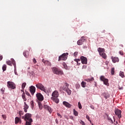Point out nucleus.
<instances>
[{
	"label": "nucleus",
	"mask_w": 125,
	"mask_h": 125,
	"mask_svg": "<svg viewBox=\"0 0 125 125\" xmlns=\"http://www.w3.org/2000/svg\"><path fill=\"white\" fill-rule=\"evenodd\" d=\"M59 96V93L57 90H55L52 94V97L51 99L54 101V102H55L57 104H58L59 103V99H58L57 98Z\"/></svg>",
	"instance_id": "nucleus-1"
},
{
	"label": "nucleus",
	"mask_w": 125,
	"mask_h": 125,
	"mask_svg": "<svg viewBox=\"0 0 125 125\" xmlns=\"http://www.w3.org/2000/svg\"><path fill=\"white\" fill-rule=\"evenodd\" d=\"M68 86L69 84H68V83H65L63 86L60 87V90H62H62L66 91L68 95H71L72 91L70 90V89H69Z\"/></svg>",
	"instance_id": "nucleus-2"
},
{
	"label": "nucleus",
	"mask_w": 125,
	"mask_h": 125,
	"mask_svg": "<svg viewBox=\"0 0 125 125\" xmlns=\"http://www.w3.org/2000/svg\"><path fill=\"white\" fill-rule=\"evenodd\" d=\"M52 70L54 74H56V75H63V71L56 67H54Z\"/></svg>",
	"instance_id": "nucleus-3"
},
{
	"label": "nucleus",
	"mask_w": 125,
	"mask_h": 125,
	"mask_svg": "<svg viewBox=\"0 0 125 125\" xmlns=\"http://www.w3.org/2000/svg\"><path fill=\"white\" fill-rule=\"evenodd\" d=\"M68 55H69V53H68L62 54V55L59 57L58 61H61L62 60L65 61V60H67V57H68Z\"/></svg>",
	"instance_id": "nucleus-4"
},
{
	"label": "nucleus",
	"mask_w": 125,
	"mask_h": 125,
	"mask_svg": "<svg viewBox=\"0 0 125 125\" xmlns=\"http://www.w3.org/2000/svg\"><path fill=\"white\" fill-rule=\"evenodd\" d=\"M100 80L103 82L104 84L107 85V86H109V80L105 78L104 76H101L100 78Z\"/></svg>",
	"instance_id": "nucleus-5"
},
{
	"label": "nucleus",
	"mask_w": 125,
	"mask_h": 125,
	"mask_svg": "<svg viewBox=\"0 0 125 125\" xmlns=\"http://www.w3.org/2000/svg\"><path fill=\"white\" fill-rule=\"evenodd\" d=\"M7 86L8 88H10L11 89H15L16 88V85L12 82L8 81L7 83Z\"/></svg>",
	"instance_id": "nucleus-6"
},
{
	"label": "nucleus",
	"mask_w": 125,
	"mask_h": 125,
	"mask_svg": "<svg viewBox=\"0 0 125 125\" xmlns=\"http://www.w3.org/2000/svg\"><path fill=\"white\" fill-rule=\"evenodd\" d=\"M36 86L37 88H38V89H41V90L44 91V92H45V91H46L44 86H43V85H42V84L41 83H38L36 84Z\"/></svg>",
	"instance_id": "nucleus-7"
},
{
	"label": "nucleus",
	"mask_w": 125,
	"mask_h": 125,
	"mask_svg": "<svg viewBox=\"0 0 125 125\" xmlns=\"http://www.w3.org/2000/svg\"><path fill=\"white\" fill-rule=\"evenodd\" d=\"M22 119H24L25 121H30V120L32 119V114L30 113H26L24 116H22Z\"/></svg>",
	"instance_id": "nucleus-8"
},
{
	"label": "nucleus",
	"mask_w": 125,
	"mask_h": 125,
	"mask_svg": "<svg viewBox=\"0 0 125 125\" xmlns=\"http://www.w3.org/2000/svg\"><path fill=\"white\" fill-rule=\"evenodd\" d=\"M36 97L39 101V102H42V101H43V96L41 93H38L36 94Z\"/></svg>",
	"instance_id": "nucleus-9"
},
{
	"label": "nucleus",
	"mask_w": 125,
	"mask_h": 125,
	"mask_svg": "<svg viewBox=\"0 0 125 125\" xmlns=\"http://www.w3.org/2000/svg\"><path fill=\"white\" fill-rule=\"evenodd\" d=\"M11 61H12V62L10 61H7L6 64H7V65H9V66H12V64H13L14 67H16V63H15V61H14L13 59H12Z\"/></svg>",
	"instance_id": "nucleus-10"
},
{
	"label": "nucleus",
	"mask_w": 125,
	"mask_h": 125,
	"mask_svg": "<svg viewBox=\"0 0 125 125\" xmlns=\"http://www.w3.org/2000/svg\"><path fill=\"white\" fill-rule=\"evenodd\" d=\"M84 41H85V37H81L80 40H79L77 42V44L78 45H82V44H83V42H84Z\"/></svg>",
	"instance_id": "nucleus-11"
},
{
	"label": "nucleus",
	"mask_w": 125,
	"mask_h": 125,
	"mask_svg": "<svg viewBox=\"0 0 125 125\" xmlns=\"http://www.w3.org/2000/svg\"><path fill=\"white\" fill-rule=\"evenodd\" d=\"M115 114L116 115V116H118L119 119H121L122 118V111L119 109H117L115 110Z\"/></svg>",
	"instance_id": "nucleus-12"
},
{
	"label": "nucleus",
	"mask_w": 125,
	"mask_h": 125,
	"mask_svg": "<svg viewBox=\"0 0 125 125\" xmlns=\"http://www.w3.org/2000/svg\"><path fill=\"white\" fill-rule=\"evenodd\" d=\"M29 90L32 95H34L36 92V87L33 85L29 87Z\"/></svg>",
	"instance_id": "nucleus-13"
},
{
	"label": "nucleus",
	"mask_w": 125,
	"mask_h": 125,
	"mask_svg": "<svg viewBox=\"0 0 125 125\" xmlns=\"http://www.w3.org/2000/svg\"><path fill=\"white\" fill-rule=\"evenodd\" d=\"M81 59L82 64H87V59L86 58L82 56Z\"/></svg>",
	"instance_id": "nucleus-14"
},
{
	"label": "nucleus",
	"mask_w": 125,
	"mask_h": 125,
	"mask_svg": "<svg viewBox=\"0 0 125 125\" xmlns=\"http://www.w3.org/2000/svg\"><path fill=\"white\" fill-rule=\"evenodd\" d=\"M62 104L67 108H71L72 107V105L67 102H63Z\"/></svg>",
	"instance_id": "nucleus-15"
},
{
	"label": "nucleus",
	"mask_w": 125,
	"mask_h": 125,
	"mask_svg": "<svg viewBox=\"0 0 125 125\" xmlns=\"http://www.w3.org/2000/svg\"><path fill=\"white\" fill-rule=\"evenodd\" d=\"M111 59L112 60L113 63H117V62H119V60L118 57H111Z\"/></svg>",
	"instance_id": "nucleus-16"
},
{
	"label": "nucleus",
	"mask_w": 125,
	"mask_h": 125,
	"mask_svg": "<svg viewBox=\"0 0 125 125\" xmlns=\"http://www.w3.org/2000/svg\"><path fill=\"white\" fill-rule=\"evenodd\" d=\"M98 51L99 53V54H101L102 53L105 52V49L99 47L98 48Z\"/></svg>",
	"instance_id": "nucleus-17"
},
{
	"label": "nucleus",
	"mask_w": 125,
	"mask_h": 125,
	"mask_svg": "<svg viewBox=\"0 0 125 125\" xmlns=\"http://www.w3.org/2000/svg\"><path fill=\"white\" fill-rule=\"evenodd\" d=\"M43 108L47 110L50 113L51 112V108L46 104L44 105Z\"/></svg>",
	"instance_id": "nucleus-18"
},
{
	"label": "nucleus",
	"mask_w": 125,
	"mask_h": 125,
	"mask_svg": "<svg viewBox=\"0 0 125 125\" xmlns=\"http://www.w3.org/2000/svg\"><path fill=\"white\" fill-rule=\"evenodd\" d=\"M24 105L23 106V109L25 113H27V109H29V105L28 104H26V102H24Z\"/></svg>",
	"instance_id": "nucleus-19"
},
{
	"label": "nucleus",
	"mask_w": 125,
	"mask_h": 125,
	"mask_svg": "<svg viewBox=\"0 0 125 125\" xmlns=\"http://www.w3.org/2000/svg\"><path fill=\"white\" fill-rule=\"evenodd\" d=\"M100 56H101L104 59H107V55L105 52L102 53V54H100Z\"/></svg>",
	"instance_id": "nucleus-20"
},
{
	"label": "nucleus",
	"mask_w": 125,
	"mask_h": 125,
	"mask_svg": "<svg viewBox=\"0 0 125 125\" xmlns=\"http://www.w3.org/2000/svg\"><path fill=\"white\" fill-rule=\"evenodd\" d=\"M102 95L104 97L105 99H107V98H109V97H110V95L107 93H103Z\"/></svg>",
	"instance_id": "nucleus-21"
},
{
	"label": "nucleus",
	"mask_w": 125,
	"mask_h": 125,
	"mask_svg": "<svg viewBox=\"0 0 125 125\" xmlns=\"http://www.w3.org/2000/svg\"><path fill=\"white\" fill-rule=\"evenodd\" d=\"M85 82H87L88 83H91V82L94 81V78L93 77L90 78V79H84Z\"/></svg>",
	"instance_id": "nucleus-22"
},
{
	"label": "nucleus",
	"mask_w": 125,
	"mask_h": 125,
	"mask_svg": "<svg viewBox=\"0 0 125 125\" xmlns=\"http://www.w3.org/2000/svg\"><path fill=\"white\" fill-rule=\"evenodd\" d=\"M107 120L111 124H114V122L112 120L111 118H110V116L109 115H107Z\"/></svg>",
	"instance_id": "nucleus-23"
},
{
	"label": "nucleus",
	"mask_w": 125,
	"mask_h": 125,
	"mask_svg": "<svg viewBox=\"0 0 125 125\" xmlns=\"http://www.w3.org/2000/svg\"><path fill=\"white\" fill-rule=\"evenodd\" d=\"M32 123H33V120L30 119V121H26L25 125H32Z\"/></svg>",
	"instance_id": "nucleus-24"
},
{
	"label": "nucleus",
	"mask_w": 125,
	"mask_h": 125,
	"mask_svg": "<svg viewBox=\"0 0 125 125\" xmlns=\"http://www.w3.org/2000/svg\"><path fill=\"white\" fill-rule=\"evenodd\" d=\"M23 54L24 56L26 58H27V57H28V56H29V51H25L23 52Z\"/></svg>",
	"instance_id": "nucleus-25"
},
{
	"label": "nucleus",
	"mask_w": 125,
	"mask_h": 125,
	"mask_svg": "<svg viewBox=\"0 0 125 125\" xmlns=\"http://www.w3.org/2000/svg\"><path fill=\"white\" fill-rule=\"evenodd\" d=\"M21 97L24 101H27V99L26 98V96H25V93L24 92L22 94Z\"/></svg>",
	"instance_id": "nucleus-26"
},
{
	"label": "nucleus",
	"mask_w": 125,
	"mask_h": 125,
	"mask_svg": "<svg viewBox=\"0 0 125 125\" xmlns=\"http://www.w3.org/2000/svg\"><path fill=\"white\" fill-rule=\"evenodd\" d=\"M20 121V118H19V117H16L15 121L16 125H17V124H18V123H19Z\"/></svg>",
	"instance_id": "nucleus-27"
},
{
	"label": "nucleus",
	"mask_w": 125,
	"mask_h": 125,
	"mask_svg": "<svg viewBox=\"0 0 125 125\" xmlns=\"http://www.w3.org/2000/svg\"><path fill=\"white\" fill-rule=\"evenodd\" d=\"M38 103L39 109H40V110H42V103H41V102L40 101H38Z\"/></svg>",
	"instance_id": "nucleus-28"
},
{
	"label": "nucleus",
	"mask_w": 125,
	"mask_h": 125,
	"mask_svg": "<svg viewBox=\"0 0 125 125\" xmlns=\"http://www.w3.org/2000/svg\"><path fill=\"white\" fill-rule=\"evenodd\" d=\"M73 114L75 117H78L79 115V113L77 112V111L76 110V109H73Z\"/></svg>",
	"instance_id": "nucleus-29"
},
{
	"label": "nucleus",
	"mask_w": 125,
	"mask_h": 125,
	"mask_svg": "<svg viewBox=\"0 0 125 125\" xmlns=\"http://www.w3.org/2000/svg\"><path fill=\"white\" fill-rule=\"evenodd\" d=\"M119 76L122 78H125V73L123 71H120Z\"/></svg>",
	"instance_id": "nucleus-30"
},
{
	"label": "nucleus",
	"mask_w": 125,
	"mask_h": 125,
	"mask_svg": "<svg viewBox=\"0 0 125 125\" xmlns=\"http://www.w3.org/2000/svg\"><path fill=\"white\" fill-rule=\"evenodd\" d=\"M85 85H86V83L83 81L81 83V86H82V87H85Z\"/></svg>",
	"instance_id": "nucleus-31"
},
{
	"label": "nucleus",
	"mask_w": 125,
	"mask_h": 125,
	"mask_svg": "<svg viewBox=\"0 0 125 125\" xmlns=\"http://www.w3.org/2000/svg\"><path fill=\"white\" fill-rule=\"evenodd\" d=\"M42 62H43V63H44V64H50V62H48V61H46L44 59H42Z\"/></svg>",
	"instance_id": "nucleus-32"
},
{
	"label": "nucleus",
	"mask_w": 125,
	"mask_h": 125,
	"mask_svg": "<svg viewBox=\"0 0 125 125\" xmlns=\"http://www.w3.org/2000/svg\"><path fill=\"white\" fill-rule=\"evenodd\" d=\"M111 75H114L115 74V68L112 67L111 68Z\"/></svg>",
	"instance_id": "nucleus-33"
},
{
	"label": "nucleus",
	"mask_w": 125,
	"mask_h": 125,
	"mask_svg": "<svg viewBox=\"0 0 125 125\" xmlns=\"http://www.w3.org/2000/svg\"><path fill=\"white\" fill-rule=\"evenodd\" d=\"M27 84V83H23L22 85H21V88L24 89V88H25L26 85Z\"/></svg>",
	"instance_id": "nucleus-34"
},
{
	"label": "nucleus",
	"mask_w": 125,
	"mask_h": 125,
	"mask_svg": "<svg viewBox=\"0 0 125 125\" xmlns=\"http://www.w3.org/2000/svg\"><path fill=\"white\" fill-rule=\"evenodd\" d=\"M31 108L32 109L34 108V101H32L30 102Z\"/></svg>",
	"instance_id": "nucleus-35"
},
{
	"label": "nucleus",
	"mask_w": 125,
	"mask_h": 125,
	"mask_svg": "<svg viewBox=\"0 0 125 125\" xmlns=\"http://www.w3.org/2000/svg\"><path fill=\"white\" fill-rule=\"evenodd\" d=\"M2 70L3 71H5L6 70V65L4 64L2 66Z\"/></svg>",
	"instance_id": "nucleus-36"
},
{
	"label": "nucleus",
	"mask_w": 125,
	"mask_h": 125,
	"mask_svg": "<svg viewBox=\"0 0 125 125\" xmlns=\"http://www.w3.org/2000/svg\"><path fill=\"white\" fill-rule=\"evenodd\" d=\"M78 107L79 108V109H82L83 107H82V104H81L80 102L78 103Z\"/></svg>",
	"instance_id": "nucleus-37"
},
{
	"label": "nucleus",
	"mask_w": 125,
	"mask_h": 125,
	"mask_svg": "<svg viewBox=\"0 0 125 125\" xmlns=\"http://www.w3.org/2000/svg\"><path fill=\"white\" fill-rule=\"evenodd\" d=\"M80 123L82 125H85V123H84V122L83 121V120H80Z\"/></svg>",
	"instance_id": "nucleus-38"
},
{
	"label": "nucleus",
	"mask_w": 125,
	"mask_h": 125,
	"mask_svg": "<svg viewBox=\"0 0 125 125\" xmlns=\"http://www.w3.org/2000/svg\"><path fill=\"white\" fill-rule=\"evenodd\" d=\"M25 94L28 96H30L31 97V94H30L28 91H25Z\"/></svg>",
	"instance_id": "nucleus-39"
},
{
	"label": "nucleus",
	"mask_w": 125,
	"mask_h": 125,
	"mask_svg": "<svg viewBox=\"0 0 125 125\" xmlns=\"http://www.w3.org/2000/svg\"><path fill=\"white\" fill-rule=\"evenodd\" d=\"M2 117L3 119H4V120H6V115H2Z\"/></svg>",
	"instance_id": "nucleus-40"
},
{
	"label": "nucleus",
	"mask_w": 125,
	"mask_h": 125,
	"mask_svg": "<svg viewBox=\"0 0 125 125\" xmlns=\"http://www.w3.org/2000/svg\"><path fill=\"white\" fill-rule=\"evenodd\" d=\"M79 54V53L78 52H75L74 54V56L77 57L78 56V54Z\"/></svg>",
	"instance_id": "nucleus-41"
},
{
	"label": "nucleus",
	"mask_w": 125,
	"mask_h": 125,
	"mask_svg": "<svg viewBox=\"0 0 125 125\" xmlns=\"http://www.w3.org/2000/svg\"><path fill=\"white\" fill-rule=\"evenodd\" d=\"M74 61H75V62H77V63H79V61H81V60L80 59H75L74 60Z\"/></svg>",
	"instance_id": "nucleus-42"
},
{
	"label": "nucleus",
	"mask_w": 125,
	"mask_h": 125,
	"mask_svg": "<svg viewBox=\"0 0 125 125\" xmlns=\"http://www.w3.org/2000/svg\"><path fill=\"white\" fill-rule=\"evenodd\" d=\"M57 116H58V117H60V118H62V115H61V114H60V113H57Z\"/></svg>",
	"instance_id": "nucleus-43"
},
{
	"label": "nucleus",
	"mask_w": 125,
	"mask_h": 125,
	"mask_svg": "<svg viewBox=\"0 0 125 125\" xmlns=\"http://www.w3.org/2000/svg\"><path fill=\"white\" fill-rule=\"evenodd\" d=\"M119 54H120V55H124V53L122 51H119Z\"/></svg>",
	"instance_id": "nucleus-44"
},
{
	"label": "nucleus",
	"mask_w": 125,
	"mask_h": 125,
	"mask_svg": "<svg viewBox=\"0 0 125 125\" xmlns=\"http://www.w3.org/2000/svg\"><path fill=\"white\" fill-rule=\"evenodd\" d=\"M33 61L34 63H37V61L36 60V59H33Z\"/></svg>",
	"instance_id": "nucleus-45"
},
{
	"label": "nucleus",
	"mask_w": 125,
	"mask_h": 125,
	"mask_svg": "<svg viewBox=\"0 0 125 125\" xmlns=\"http://www.w3.org/2000/svg\"><path fill=\"white\" fill-rule=\"evenodd\" d=\"M86 118L87 120H88V121H89V116L88 115H86Z\"/></svg>",
	"instance_id": "nucleus-46"
},
{
	"label": "nucleus",
	"mask_w": 125,
	"mask_h": 125,
	"mask_svg": "<svg viewBox=\"0 0 125 125\" xmlns=\"http://www.w3.org/2000/svg\"><path fill=\"white\" fill-rule=\"evenodd\" d=\"M118 88L120 90H121L122 89H123V87H120V86H119L118 87Z\"/></svg>",
	"instance_id": "nucleus-47"
},
{
	"label": "nucleus",
	"mask_w": 125,
	"mask_h": 125,
	"mask_svg": "<svg viewBox=\"0 0 125 125\" xmlns=\"http://www.w3.org/2000/svg\"><path fill=\"white\" fill-rule=\"evenodd\" d=\"M2 56H0V61H1V60H2Z\"/></svg>",
	"instance_id": "nucleus-48"
},
{
	"label": "nucleus",
	"mask_w": 125,
	"mask_h": 125,
	"mask_svg": "<svg viewBox=\"0 0 125 125\" xmlns=\"http://www.w3.org/2000/svg\"><path fill=\"white\" fill-rule=\"evenodd\" d=\"M1 91H2V92L3 93V92H4V89L3 88H1L0 89Z\"/></svg>",
	"instance_id": "nucleus-49"
},
{
	"label": "nucleus",
	"mask_w": 125,
	"mask_h": 125,
	"mask_svg": "<svg viewBox=\"0 0 125 125\" xmlns=\"http://www.w3.org/2000/svg\"><path fill=\"white\" fill-rule=\"evenodd\" d=\"M69 118H70L71 120H74V118L73 117V116H69Z\"/></svg>",
	"instance_id": "nucleus-50"
},
{
	"label": "nucleus",
	"mask_w": 125,
	"mask_h": 125,
	"mask_svg": "<svg viewBox=\"0 0 125 125\" xmlns=\"http://www.w3.org/2000/svg\"><path fill=\"white\" fill-rule=\"evenodd\" d=\"M20 115H21H21H23V112H22V111H20Z\"/></svg>",
	"instance_id": "nucleus-51"
},
{
	"label": "nucleus",
	"mask_w": 125,
	"mask_h": 125,
	"mask_svg": "<svg viewBox=\"0 0 125 125\" xmlns=\"http://www.w3.org/2000/svg\"><path fill=\"white\" fill-rule=\"evenodd\" d=\"M83 68H84V69H86V66L83 65Z\"/></svg>",
	"instance_id": "nucleus-52"
},
{
	"label": "nucleus",
	"mask_w": 125,
	"mask_h": 125,
	"mask_svg": "<svg viewBox=\"0 0 125 125\" xmlns=\"http://www.w3.org/2000/svg\"><path fill=\"white\" fill-rule=\"evenodd\" d=\"M21 91L23 92V93H24V89L22 88V89L21 90Z\"/></svg>",
	"instance_id": "nucleus-53"
},
{
	"label": "nucleus",
	"mask_w": 125,
	"mask_h": 125,
	"mask_svg": "<svg viewBox=\"0 0 125 125\" xmlns=\"http://www.w3.org/2000/svg\"><path fill=\"white\" fill-rule=\"evenodd\" d=\"M56 124H58V120L57 119L56 120Z\"/></svg>",
	"instance_id": "nucleus-54"
},
{
	"label": "nucleus",
	"mask_w": 125,
	"mask_h": 125,
	"mask_svg": "<svg viewBox=\"0 0 125 125\" xmlns=\"http://www.w3.org/2000/svg\"><path fill=\"white\" fill-rule=\"evenodd\" d=\"M62 65L63 66H65V63H63Z\"/></svg>",
	"instance_id": "nucleus-55"
},
{
	"label": "nucleus",
	"mask_w": 125,
	"mask_h": 125,
	"mask_svg": "<svg viewBox=\"0 0 125 125\" xmlns=\"http://www.w3.org/2000/svg\"><path fill=\"white\" fill-rule=\"evenodd\" d=\"M28 70H30V67H28Z\"/></svg>",
	"instance_id": "nucleus-56"
},
{
	"label": "nucleus",
	"mask_w": 125,
	"mask_h": 125,
	"mask_svg": "<svg viewBox=\"0 0 125 125\" xmlns=\"http://www.w3.org/2000/svg\"><path fill=\"white\" fill-rule=\"evenodd\" d=\"M91 108H92V109L93 108V107H92V106H91Z\"/></svg>",
	"instance_id": "nucleus-57"
},
{
	"label": "nucleus",
	"mask_w": 125,
	"mask_h": 125,
	"mask_svg": "<svg viewBox=\"0 0 125 125\" xmlns=\"http://www.w3.org/2000/svg\"><path fill=\"white\" fill-rule=\"evenodd\" d=\"M66 119H67V120H69V118H66Z\"/></svg>",
	"instance_id": "nucleus-58"
},
{
	"label": "nucleus",
	"mask_w": 125,
	"mask_h": 125,
	"mask_svg": "<svg viewBox=\"0 0 125 125\" xmlns=\"http://www.w3.org/2000/svg\"><path fill=\"white\" fill-rule=\"evenodd\" d=\"M16 74H17V73H16L15 74L16 75Z\"/></svg>",
	"instance_id": "nucleus-59"
},
{
	"label": "nucleus",
	"mask_w": 125,
	"mask_h": 125,
	"mask_svg": "<svg viewBox=\"0 0 125 125\" xmlns=\"http://www.w3.org/2000/svg\"><path fill=\"white\" fill-rule=\"evenodd\" d=\"M92 125H93V124H92Z\"/></svg>",
	"instance_id": "nucleus-60"
}]
</instances>
